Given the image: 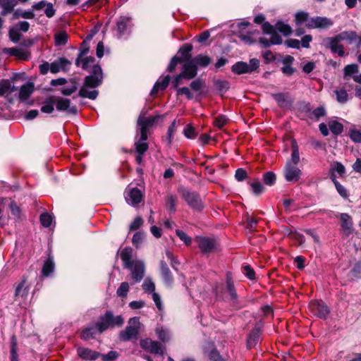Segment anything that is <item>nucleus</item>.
Wrapping results in <instances>:
<instances>
[{"label":"nucleus","instance_id":"29","mask_svg":"<svg viewBox=\"0 0 361 361\" xmlns=\"http://www.w3.org/2000/svg\"><path fill=\"white\" fill-rule=\"evenodd\" d=\"M272 97L276 100L278 105L281 107H286L290 104L288 93L273 94Z\"/></svg>","mask_w":361,"mask_h":361},{"label":"nucleus","instance_id":"58","mask_svg":"<svg viewBox=\"0 0 361 361\" xmlns=\"http://www.w3.org/2000/svg\"><path fill=\"white\" fill-rule=\"evenodd\" d=\"M72 85L61 88V92L63 95L68 96L75 92L78 88L75 81L72 82Z\"/></svg>","mask_w":361,"mask_h":361},{"label":"nucleus","instance_id":"11","mask_svg":"<svg viewBox=\"0 0 361 361\" xmlns=\"http://www.w3.org/2000/svg\"><path fill=\"white\" fill-rule=\"evenodd\" d=\"M198 247L202 253H210L216 250L217 243L214 239L206 237L196 238Z\"/></svg>","mask_w":361,"mask_h":361},{"label":"nucleus","instance_id":"13","mask_svg":"<svg viewBox=\"0 0 361 361\" xmlns=\"http://www.w3.org/2000/svg\"><path fill=\"white\" fill-rule=\"evenodd\" d=\"M342 41L338 35L333 37H327L324 39L326 43V47L329 48L334 54H337L339 56L345 55L344 47L340 42Z\"/></svg>","mask_w":361,"mask_h":361},{"label":"nucleus","instance_id":"53","mask_svg":"<svg viewBox=\"0 0 361 361\" xmlns=\"http://www.w3.org/2000/svg\"><path fill=\"white\" fill-rule=\"evenodd\" d=\"M359 71V67L357 64L347 65L344 68V78L357 73Z\"/></svg>","mask_w":361,"mask_h":361},{"label":"nucleus","instance_id":"49","mask_svg":"<svg viewBox=\"0 0 361 361\" xmlns=\"http://www.w3.org/2000/svg\"><path fill=\"white\" fill-rule=\"evenodd\" d=\"M250 185L252 189L253 193L256 195H260L264 191V186L258 180L250 183Z\"/></svg>","mask_w":361,"mask_h":361},{"label":"nucleus","instance_id":"44","mask_svg":"<svg viewBox=\"0 0 361 361\" xmlns=\"http://www.w3.org/2000/svg\"><path fill=\"white\" fill-rule=\"evenodd\" d=\"M329 129L332 133L339 135L342 133L343 126V125L336 121H330L329 123Z\"/></svg>","mask_w":361,"mask_h":361},{"label":"nucleus","instance_id":"34","mask_svg":"<svg viewBox=\"0 0 361 361\" xmlns=\"http://www.w3.org/2000/svg\"><path fill=\"white\" fill-rule=\"evenodd\" d=\"M300 161V154H299V149L298 146L295 140L292 142V153L290 160L287 161V163H290V164L297 165Z\"/></svg>","mask_w":361,"mask_h":361},{"label":"nucleus","instance_id":"21","mask_svg":"<svg viewBox=\"0 0 361 361\" xmlns=\"http://www.w3.org/2000/svg\"><path fill=\"white\" fill-rule=\"evenodd\" d=\"M339 216L341 220V226L344 232H345L347 234L351 233L353 225L352 217L346 213H341Z\"/></svg>","mask_w":361,"mask_h":361},{"label":"nucleus","instance_id":"26","mask_svg":"<svg viewBox=\"0 0 361 361\" xmlns=\"http://www.w3.org/2000/svg\"><path fill=\"white\" fill-rule=\"evenodd\" d=\"M261 335V331L259 327L254 328L249 334L247 340V346L249 348H252L257 343L259 336Z\"/></svg>","mask_w":361,"mask_h":361},{"label":"nucleus","instance_id":"42","mask_svg":"<svg viewBox=\"0 0 361 361\" xmlns=\"http://www.w3.org/2000/svg\"><path fill=\"white\" fill-rule=\"evenodd\" d=\"M146 140H142V134L137 142H135V149L137 154H145L148 149V145L145 142Z\"/></svg>","mask_w":361,"mask_h":361},{"label":"nucleus","instance_id":"51","mask_svg":"<svg viewBox=\"0 0 361 361\" xmlns=\"http://www.w3.org/2000/svg\"><path fill=\"white\" fill-rule=\"evenodd\" d=\"M96 334V330L94 327H90L84 329L80 334V337L83 340H88L93 338Z\"/></svg>","mask_w":361,"mask_h":361},{"label":"nucleus","instance_id":"45","mask_svg":"<svg viewBox=\"0 0 361 361\" xmlns=\"http://www.w3.org/2000/svg\"><path fill=\"white\" fill-rule=\"evenodd\" d=\"M309 15L307 13L305 12H298L295 14V23L297 25H300L302 24L303 23H306V24L308 23V20H310Z\"/></svg>","mask_w":361,"mask_h":361},{"label":"nucleus","instance_id":"12","mask_svg":"<svg viewBox=\"0 0 361 361\" xmlns=\"http://www.w3.org/2000/svg\"><path fill=\"white\" fill-rule=\"evenodd\" d=\"M301 170L297 165L286 163L283 170V175L286 180L288 182H297L301 176Z\"/></svg>","mask_w":361,"mask_h":361},{"label":"nucleus","instance_id":"38","mask_svg":"<svg viewBox=\"0 0 361 361\" xmlns=\"http://www.w3.org/2000/svg\"><path fill=\"white\" fill-rule=\"evenodd\" d=\"M8 36L9 39L14 43H17L20 39L22 35L20 33V31L18 30V28L13 25V27H10L8 30Z\"/></svg>","mask_w":361,"mask_h":361},{"label":"nucleus","instance_id":"25","mask_svg":"<svg viewBox=\"0 0 361 361\" xmlns=\"http://www.w3.org/2000/svg\"><path fill=\"white\" fill-rule=\"evenodd\" d=\"M16 90V88L8 80H0V97H7Z\"/></svg>","mask_w":361,"mask_h":361},{"label":"nucleus","instance_id":"59","mask_svg":"<svg viewBox=\"0 0 361 361\" xmlns=\"http://www.w3.org/2000/svg\"><path fill=\"white\" fill-rule=\"evenodd\" d=\"M40 221L43 226L49 227L52 222V216L48 213H44L40 216Z\"/></svg>","mask_w":361,"mask_h":361},{"label":"nucleus","instance_id":"63","mask_svg":"<svg viewBox=\"0 0 361 361\" xmlns=\"http://www.w3.org/2000/svg\"><path fill=\"white\" fill-rule=\"evenodd\" d=\"M235 178L238 181H243L247 178V172L243 169H238L235 171Z\"/></svg>","mask_w":361,"mask_h":361},{"label":"nucleus","instance_id":"61","mask_svg":"<svg viewBox=\"0 0 361 361\" xmlns=\"http://www.w3.org/2000/svg\"><path fill=\"white\" fill-rule=\"evenodd\" d=\"M80 62L82 63V69L87 70L89 67L94 63V58L92 56L82 58L80 59Z\"/></svg>","mask_w":361,"mask_h":361},{"label":"nucleus","instance_id":"17","mask_svg":"<svg viewBox=\"0 0 361 361\" xmlns=\"http://www.w3.org/2000/svg\"><path fill=\"white\" fill-rule=\"evenodd\" d=\"M71 62L66 58L61 57L55 60L50 65V71L52 73H57L60 71H66L68 70Z\"/></svg>","mask_w":361,"mask_h":361},{"label":"nucleus","instance_id":"8","mask_svg":"<svg viewBox=\"0 0 361 361\" xmlns=\"http://www.w3.org/2000/svg\"><path fill=\"white\" fill-rule=\"evenodd\" d=\"M308 28L311 29H328L334 25V21L329 18L316 16L310 18L308 23L305 24Z\"/></svg>","mask_w":361,"mask_h":361},{"label":"nucleus","instance_id":"56","mask_svg":"<svg viewBox=\"0 0 361 361\" xmlns=\"http://www.w3.org/2000/svg\"><path fill=\"white\" fill-rule=\"evenodd\" d=\"M228 122V118L224 115H219L215 118L214 124L219 128H222Z\"/></svg>","mask_w":361,"mask_h":361},{"label":"nucleus","instance_id":"62","mask_svg":"<svg viewBox=\"0 0 361 361\" xmlns=\"http://www.w3.org/2000/svg\"><path fill=\"white\" fill-rule=\"evenodd\" d=\"M350 137L351 140L355 142H361V132L356 129H352L350 130Z\"/></svg>","mask_w":361,"mask_h":361},{"label":"nucleus","instance_id":"36","mask_svg":"<svg viewBox=\"0 0 361 361\" xmlns=\"http://www.w3.org/2000/svg\"><path fill=\"white\" fill-rule=\"evenodd\" d=\"M193 63L197 66L202 67L207 66L212 61V59L207 56H203L202 54L197 56L192 59Z\"/></svg>","mask_w":361,"mask_h":361},{"label":"nucleus","instance_id":"4","mask_svg":"<svg viewBox=\"0 0 361 361\" xmlns=\"http://www.w3.org/2000/svg\"><path fill=\"white\" fill-rule=\"evenodd\" d=\"M259 61L257 59H252L249 63L243 61L235 63L231 68L232 71L238 75L243 73H250L258 68Z\"/></svg>","mask_w":361,"mask_h":361},{"label":"nucleus","instance_id":"33","mask_svg":"<svg viewBox=\"0 0 361 361\" xmlns=\"http://www.w3.org/2000/svg\"><path fill=\"white\" fill-rule=\"evenodd\" d=\"M331 179L333 181L338 193L344 199H347L349 197V193L347 189L342 185L336 179L335 175H331Z\"/></svg>","mask_w":361,"mask_h":361},{"label":"nucleus","instance_id":"7","mask_svg":"<svg viewBox=\"0 0 361 361\" xmlns=\"http://www.w3.org/2000/svg\"><path fill=\"white\" fill-rule=\"evenodd\" d=\"M126 269L130 271L131 279L134 283H139L143 279L145 273V266L142 261L137 260L134 262L130 267Z\"/></svg>","mask_w":361,"mask_h":361},{"label":"nucleus","instance_id":"19","mask_svg":"<svg viewBox=\"0 0 361 361\" xmlns=\"http://www.w3.org/2000/svg\"><path fill=\"white\" fill-rule=\"evenodd\" d=\"M77 352L80 358L86 360H95L101 355L99 352L84 347H79Z\"/></svg>","mask_w":361,"mask_h":361},{"label":"nucleus","instance_id":"16","mask_svg":"<svg viewBox=\"0 0 361 361\" xmlns=\"http://www.w3.org/2000/svg\"><path fill=\"white\" fill-rule=\"evenodd\" d=\"M3 53L8 54L9 56H16L18 59H21L23 61H27L30 58V52L27 50H25L21 48H4L3 49Z\"/></svg>","mask_w":361,"mask_h":361},{"label":"nucleus","instance_id":"57","mask_svg":"<svg viewBox=\"0 0 361 361\" xmlns=\"http://www.w3.org/2000/svg\"><path fill=\"white\" fill-rule=\"evenodd\" d=\"M332 173L331 175L334 173H337L340 176H343L345 173V169L344 166L340 162H336L332 166Z\"/></svg>","mask_w":361,"mask_h":361},{"label":"nucleus","instance_id":"54","mask_svg":"<svg viewBox=\"0 0 361 361\" xmlns=\"http://www.w3.org/2000/svg\"><path fill=\"white\" fill-rule=\"evenodd\" d=\"M226 288H227V291L230 294L231 298L232 300H235L237 298V294L235 293L233 282L229 278H228V279H227Z\"/></svg>","mask_w":361,"mask_h":361},{"label":"nucleus","instance_id":"18","mask_svg":"<svg viewBox=\"0 0 361 361\" xmlns=\"http://www.w3.org/2000/svg\"><path fill=\"white\" fill-rule=\"evenodd\" d=\"M180 73L181 76H183L184 78L188 80L195 78L197 73L196 64H195L192 61L184 62L183 71Z\"/></svg>","mask_w":361,"mask_h":361},{"label":"nucleus","instance_id":"30","mask_svg":"<svg viewBox=\"0 0 361 361\" xmlns=\"http://www.w3.org/2000/svg\"><path fill=\"white\" fill-rule=\"evenodd\" d=\"M155 333L158 338L164 343L169 342L171 338L170 331L161 326H157L156 327Z\"/></svg>","mask_w":361,"mask_h":361},{"label":"nucleus","instance_id":"10","mask_svg":"<svg viewBox=\"0 0 361 361\" xmlns=\"http://www.w3.org/2000/svg\"><path fill=\"white\" fill-rule=\"evenodd\" d=\"M308 307L313 315L322 319H325L329 313L328 307L322 301H312Z\"/></svg>","mask_w":361,"mask_h":361},{"label":"nucleus","instance_id":"48","mask_svg":"<svg viewBox=\"0 0 361 361\" xmlns=\"http://www.w3.org/2000/svg\"><path fill=\"white\" fill-rule=\"evenodd\" d=\"M142 288L147 293H153L155 290V285L151 279L147 278L142 283Z\"/></svg>","mask_w":361,"mask_h":361},{"label":"nucleus","instance_id":"39","mask_svg":"<svg viewBox=\"0 0 361 361\" xmlns=\"http://www.w3.org/2000/svg\"><path fill=\"white\" fill-rule=\"evenodd\" d=\"M130 289L128 282H122L116 290V295L121 298H126Z\"/></svg>","mask_w":361,"mask_h":361},{"label":"nucleus","instance_id":"27","mask_svg":"<svg viewBox=\"0 0 361 361\" xmlns=\"http://www.w3.org/2000/svg\"><path fill=\"white\" fill-rule=\"evenodd\" d=\"M169 75L163 78L161 80H157L151 91V95L155 96L159 90H165L169 83Z\"/></svg>","mask_w":361,"mask_h":361},{"label":"nucleus","instance_id":"41","mask_svg":"<svg viewBox=\"0 0 361 361\" xmlns=\"http://www.w3.org/2000/svg\"><path fill=\"white\" fill-rule=\"evenodd\" d=\"M11 361H18L17 339L15 335L11 338Z\"/></svg>","mask_w":361,"mask_h":361},{"label":"nucleus","instance_id":"60","mask_svg":"<svg viewBox=\"0 0 361 361\" xmlns=\"http://www.w3.org/2000/svg\"><path fill=\"white\" fill-rule=\"evenodd\" d=\"M118 356L117 352L111 350L107 354H101L100 357L103 361H114Z\"/></svg>","mask_w":361,"mask_h":361},{"label":"nucleus","instance_id":"50","mask_svg":"<svg viewBox=\"0 0 361 361\" xmlns=\"http://www.w3.org/2000/svg\"><path fill=\"white\" fill-rule=\"evenodd\" d=\"M54 100L53 99H49L47 100L44 105L41 107V111L43 113L51 114L54 111Z\"/></svg>","mask_w":361,"mask_h":361},{"label":"nucleus","instance_id":"1","mask_svg":"<svg viewBox=\"0 0 361 361\" xmlns=\"http://www.w3.org/2000/svg\"><path fill=\"white\" fill-rule=\"evenodd\" d=\"M102 71L99 65H94L92 75L85 78L84 85L79 91V96L83 98L95 99L98 96L97 90H89V88H95L102 82Z\"/></svg>","mask_w":361,"mask_h":361},{"label":"nucleus","instance_id":"28","mask_svg":"<svg viewBox=\"0 0 361 361\" xmlns=\"http://www.w3.org/2000/svg\"><path fill=\"white\" fill-rule=\"evenodd\" d=\"M16 5L15 0H0V8H2L1 15L3 16H6L13 11Z\"/></svg>","mask_w":361,"mask_h":361},{"label":"nucleus","instance_id":"32","mask_svg":"<svg viewBox=\"0 0 361 361\" xmlns=\"http://www.w3.org/2000/svg\"><path fill=\"white\" fill-rule=\"evenodd\" d=\"M341 40H349L350 42L358 41L357 46L361 45V37L357 36L355 32L345 31L338 35Z\"/></svg>","mask_w":361,"mask_h":361},{"label":"nucleus","instance_id":"55","mask_svg":"<svg viewBox=\"0 0 361 361\" xmlns=\"http://www.w3.org/2000/svg\"><path fill=\"white\" fill-rule=\"evenodd\" d=\"M185 136L190 139H193L197 136L195 130L191 124H188L183 130Z\"/></svg>","mask_w":361,"mask_h":361},{"label":"nucleus","instance_id":"35","mask_svg":"<svg viewBox=\"0 0 361 361\" xmlns=\"http://www.w3.org/2000/svg\"><path fill=\"white\" fill-rule=\"evenodd\" d=\"M20 18L25 19H33L35 18V14L31 11H20L16 10L13 13V20L18 19Z\"/></svg>","mask_w":361,"mask_h":361},{"label":"nucleus","instance_id":"31","mask_svg":"<svg viewBox=\"0 0 361 361\" xmlns=\"http://www.w3.org/2000/svg\"><path fill=\"white\" fill-rule=\"evenodd\" d=\"M26 279H23L22 281L17 286L15 292V295L16 298L24 299L27 296L29 289L26 286Z\"/></svg>","mask_w":361,"mask_h":361},{"label":"nucleus","instance_id":"20","mask_svg":"<svg viewBox=\"0 0 361 361\" xmlns=\"http://www.w3.org/2000/svg\"><path fill=\"white\" fill-rule=\"evenodd\" d=\"M54 100V104L56 106V109L59 111L68 110L69 113L76 114L77 109L75 106H70V100L68 99L58 98Z\"/></svg>","mask_w":361,"mask_h":361},{"label":"nucleus","instance_id":"15","mask_svg":"<svg viewBox=\"0 0 361 361\" xmlns=\"http://www.w3.org/2000/svg\"><path fill=\"white\" fill-rule=\"evenodd\" d=\"M126 200L129 204L135 207L142 200V194L137 188H130L126 191Z\"/></svg>","mask_w":361,"mask_h":361},{"label":"nucleus","instance_id":"22","mask_svg":"<svg viewBox=\"0 0 361 361\" xmlns=\"http://www.w3.org/2000/svg\"><path fill=\"white\" fill-rule=\"evenodd\" d=\"M34 88L35 87L33 82H30L22 85L19 91L20 100L23 102L26 101L32 94Z\"/></svg>","mask_w":361,"mask_h":361},{"label":"nucleus","instance_id":"9","mask_svg":"<svg viewBox=\"0 0 361 361\" xmlns=\"http://www.w3.org/2000/svg\"><path fill=\"white\" fill-rule=\"evenodd\" d=\"M140 347L145 351L152 354H164V349L160 343L153 341L151 338H144L140 341Z\"/></svg>","mask_w":361,"mask_h":361},{"label":"nucleus","instance_id":"3","mask_svg":"<svg viewBox=\"0 0 361 361\" xmlns=\"http://www.w3.org/2000/svg\"><path fill=\"white\" fill-rule=\"evenodd\" d=\"M140 322L138 317L130 318L125 330L119 334V338L123 341H128L136 338L139 334Z\"/></svg>","mask_w":361,"mask_h":361},{"label":"nucleus","instance_id":"64","mask_svg":"<svg viewBox=\"0 0 361 361\" xmlns=\"http://www.w3.org/2000/svg\"><path fill=\"white\" fill-rule=\"evenodd\" d=\"M176 234L185 245H188L191 243V238L185 232L180 230H176Z\"/></svg>","mask_w":361,"mask_h":361},{"label":"nucleus","instance_id":"14","mask_svg":"<svg viewBox=\"0 0 361 361\" xmlns=\"http://www.w3.org/2000/svg\"><path fill=\"white\" fill-rule=\"evenodd\" d=\"M131 27V19L127 16H121L116 21V26L114 29L117 37L128 33Z\"/></svg>","mask_w":361,"mask_h":361},{"label":"nucleus","instance_id":"23","mask_svg":"<svg viewBox=\"0 0 361 361\" xmlns=\"http://www.w3.org/2000/svg\"><path fill=\"white\" fill-rule=\"evenodd\" d=\"M132 256L133 250L131 247H125L121 251L120 257L125 268L130 267V265L135 261L132 259Z\"/></svg>","mask_w":361,"mask_h":361},{"label":"nucleus","instance_id":"43","mask_svg":"<svg viewBox=\"0 0 361 361\" xmlns=\"http://www.w3.org/2000/svg\"><path fill=\"white\" fill-rule=\"evenodd\" d=\"M334 93L336 96V100L338 102L345 104L348 102V94L345 90H336L334 91Z\"/></svg>","mask_w":361,"mask_h":361},{"label":"nucleus","instance_id":"40","mask_svg":"<svg viewBox=\"0 0 361 361\" xmlns=\"http://www.w3.org/2000/svg\"><path fill=\"white\" fill-rule=\"evenodd\" d=\"M54 269V263L51 259H48L44 263L42 274L44 276H48L51 273L53 272Z\"/></svg>","mask_w":361,"mask_h":361},{"label":"nucleus","instance_id":"5","mask_svg":"<svg viewBox=\"0 0 361 361\" xmlns=\"http://www.w3.org/2000/svg\"><path fill=\"white\" fill-rule=\"evenodd\" d=\"M182 197L188 206L194 210L201 211L203 209V204L200 195L187 190H182Z\"/></svg>","mask_w":361,"mask_h":361},{"label":"nucleus","instance_id":"52","mask_svg":"<svg viewBox=\"0 0 361 361\" xmlns=\"http://www.w3.org/2000/svg\"><path fill=\"white\" fill-rule=\"evenodd\" d=\"M264 183L268 185H272L276 181V175L271 171H268L263 175Z\"/></svg>","mask_w":361,"mask_h":361},{"label":"nucleus","instance_id":"24","mask_svg":"<svg viewBox=\"0 0 361 361\" xmlns=\"http://www.w3.org/2000/svg\"><path fill=\"white\" fill-rule=\"evenodd\" d=\"M193 47L190 44H185L183 47H181L178 51V54L180 56L178 57L181 62H188L192 61L191 51L192 50Z\"/></svg>","mask_w":361,"mask_h":361},{"label":"nucleus","instance_id":"47","mask_svg":"<svg viewBox=\"0 0 361 361\" xmlns=\"http://www.w3.org/2000/svg\"><path fill=\"white\" fill-rule=\"evenodd\" d=\"M276 27L279 32L283 33L285 36H288L290 35L292 32L291 27L288 25L284 24L282 22H278L276 24Z\"/></svg>","mask_w":361,"mask_h":361},{"label":"nucleus","instance_id":"46","mask_svg":"<svg viewBox=\"0 0 361 361\" xmlns=\"http://www.w3.org/2000/svg\"><path fill=\"white\" fill-rule=\"evenodd\" d=\"M176 197L173 195H169L166 199V207L171 212L176 210Z\"/></svg>","mask_w":361,"mask_h":361},{"label":"nucleus","instance_id":"2","mask_svg":"<svg viewBox=\"0 0 361 361\" xmlns=\"http://www.w3.org/2000/svg\"><path fill=\"white\" fill-rule=\"evenodd\" d=\"M123 323L124 319L121 315L115 317L111 311H106L99 317V320L96 324V328L99 333H102L108 329L121 326Z\"/></svg>","mask_w":361,"mask_h":361},{"label":"nucleus","instance_id":"6","mask_svg":"<svg viewBox=\"0 0 361 361\" xmlns=\"http://www.w3.org/2000/svg\"><path fill=\"white\" fill-rule=\"evenodd\" d=\"M160 116H140L137 119V125L140 127V134H142V140L147 139V129L152 126L159 119Z\"/></svg>","mask_w":361,"mask_h":361},{"label":"nucleus","instance_id":"37","mask_svg":"<svg viewBox=\"0 0 361 361\" xmlns=\"http://www.w3.org/2000/svg\"><path fill=\"white\" fill-rule=\"evenodd\" d=\"M68 34L66 32L61 31L57 32L54 35L55 44L57 46L65 45L68 41Z\"/></svg>","mask_w":361,"mask_h":361}]
</instances>
